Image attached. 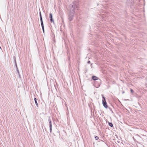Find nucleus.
<instances>
[{
    "label": "nucleus",
    "instance_id": "1",
    "mask_svg": "<svg viewBox=\"0 0 147 147\" xmlns=\"http://www.w3.org/2000/svg\"><path fill=\"white\" fill-rule=\"evenodd\" d=\"M102 98L104 99L102 100V104H103V106H104V107L105 108H107L108 107V106L107 105V103L105 99L103 96H102Z\"/></svg>",
    "mask_w": 147,
    "mask_h": 147
},
{
    "label": "nucleus",
    "instance_id": "2",
    "mask_svg": "<svg viewBox=\"0 0 147 147\" xmlns=\"http://www.w3.org/2000/svg\"><path fill=\"white\" fill-rule=\"evenodd\" d=\"M49 18L50 22H54V21L52 18V15L51 13H50L49 14Z\"/></svg>",
    "mask_w": 147,
    "mask_h": 147
},
{
    "label": "nucleus",
    "instance_id": "3",
    "mask_svg": "<svg viewBox=\"0 0 147 147\" xmlns=\"http://www.w3.org/2000/svg\"><path fill=\"white\" fill-rule=\"evenodd\" d=\"M92 79L93 80H97L98 79V78L97 77L94 76L92 77Z\"/></svg>",
    "mask_w": 147,
    "mask_h": 147
},
{
    "label": "nucleus",
    "instance_id": "4",
    "mask_svg": "<svg viewBox=\"0 0 147 147\" xmlns=\"http://www.w3.org/2000/svg\"><path fill=\"white\" fill-rule=\"evenodd\" d=\"M34 101H35V103L36 105V106L37 107H38V103H37V100H36V98H34Z\"/></svg>",
    "mask_w": 147,
    "mask_h": 147
},
{
    "label": "nucleus",
    "instance_id": "5",
    "mask_svg": "<svg viewBox=\"0 0 147 147\" xmlns=\"http://www.w3.org/2000/svg\"><path fill=\"white\" fill-rule=\"evenodd\" d=\"M109 125L110 126H111V127H113V124H112V123H109Z\"/></svg>",
    "mask_w": 147,
    "mask_h": 147
},
{
    "label": "nucleus",
    "instance_id": "6",
    "mask_svg": "<svg viewBox=\"0 0 147 147\" xmlns=\"http://www.w3.org/2000/svg\"><path fill=\"white\" fill-rule=\"evenodd\" d=\"M40 21H41V23L43 22H42V20L41 17V14H40Z\"/></svg>",
    "mask_w": 147,
    "mask_h": 147
},
{
    "label": "nucleus",
    "instance_id": "7",
    "mask_svg": "<svg viewBox=\"0 0 147 147\" xmlns=\"http://www.w3.org/2000/svg\"><path fill=\"white\" fill-rule=\"evenodd\" d=\"M95 138L96 140H97L98 139V137L96 136L95 137Z\"/></svg>",
    "mask_w": 147,
    "mask_h": 147
},
{
    "label": "nucleus",
    "instance_id": "8",
    "mask_svg": "<svg viewBox=\"0 0 147 147\" xmlns=\"http://www.w3.org/2000/svg\"><path fill=\"white\" fill-rule=\"evenodd\" d=\"M50 130H52V125L51 124V125H50Z\"/></svg>",
    "mask_w": 147,
    "mask_h": 147
},
{
    "label": "nucleus",
    "instance_id": "9",
    "mask_svg": "<svg viewBox=\"0 0 147 147\" xmlns=\"http://www.w3.org/2000/svg\"><path fill=\"white\" fill-rule=\"evenodd\" d=\"M130 91H131V93H133L134 91H133V90L132 89H130Z\"/></svg>",
    "mask_w": 147,
    "mask_h": 147
},
{
    "label": "nucleus",
    "instance_id": "10",
    "mask_svg": "<svg viewBox=\"0 0 147 147\" xmlns=\"http://www.w3.org/2000/svg\"><path fill=\"white\" fill-rule=\"evenodd\" d=\"M42 28L43 29V31H44V26L43 25L42 26Z\"/></svg>",
    "mask_w": 147,
    "mask_h": 147
},
{
    "label": "nucleus",
    "instance_id": "11",
    "mask_svg": "<svg viewBox=\"0 0 147 147\" xmlns=\"http://www.w3.org/2000/svg\"><path fill=\"white\" fill-rule=\"evenodd\" d=\"M49 123L50 124V125H51V124L52 125V124H51V121H50V122H49Z\"/></svg>",
    "mask_w": 147,
    "mask_h": 147
},
{
    "label": "nucleus",
    "instance_id": "12",
    "mask_svg": "<svg viewBox=\"0 0 147 147\" xmlns=\"http://www.w3.org/2000/svg\"><path fill=\"white\" fill-rule=\"evenodd\" d=\"M41 26L43 25V22H41Z\"/></svg>",
    "mask_w": 147,
    "mask_h": 147
},
{
    "label": "nucleus",
    "instance_id": "13",
    "mask_svg": "<svg viewBox=\"0 0 147 147\" xmlns=\"http://www.w3.org/2000/svg\"><path fill=\"white\" fill-rule=\"evenodd\" d=\"M88 63H90V61H88Z\"/></svg>",
    "mask_w": 147,
    "mask_h": 147
}]
</instances>
